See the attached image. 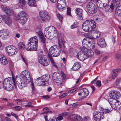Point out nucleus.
Instances as JSON below:
<instances>
[{"label": "nucleus", "instance_id": "nucleus-49", "mask_svg": "<svg viewBox=\"0 0 121 121\" xmlns=\"http://www.w3.org/2000/svg\"><path fill=\"white\" fill-rule=\"evenodd\" d=\"M67 93H64L60 96L59 97V98L60 99H62L67 96Z\"/></svg>", "mask_w": 121, "mask_h": 121}, {"label": "nucleus", "instance_id": "nucleus-43", "mask_svg": "<svg viewBox=\"0 0 121 121\" xmlns=\"http://www.w3.org/2000/svg\"><path fill=\"white\" fill-rule=\"evenodd\" d=\"M32 103L31 102H29L26 103L25 104V105H24L25 107H34V106L32 105Z\"/></svg>", "mask_w": 121, "mask_h": 121}, {"label": "nucleus", "instance_id": "nucleus-27", "mask_svg": "<svg viewBox=\"0 0 121 121\" xmlns=\"http://www.w3.org/2000/svg\"><path fill=\"white\" fill-rule=\"evenodd\" d=\"M36 33L40 38L41 42L43 43L44 45H45L46 39L43 33L41 31H39L37 32Z\"/></svg>", "mask_w": 121, "mask_h": 121}, {"label": "nucleus", "instance_id": "nucleus-45", "mask_svg": "<svg viewBox=\"0 0 121 121\" xmlns=\"http://www.w3.org/2000/svg\"><path fill=\"white\" fill-rule=\"evenodd\" d=\"M71 8L68 7L67 9V13L68 15L71 16Z\"/></svg>", "mask_w": 121, "mask_h": 121}, {"label": "nucleus", "instance_id": "nucleus-16", "mask_svg": "<svg viewBox=\"0 0 121 121\" xmlns=\"http://www.w3.org/2000/svg\"><path fill=\"white\" fill-rule=\"evenodd\" d=\"M1 8L5 12L8 16H13L14 13L13 10L10 7L6 5H2Z\"/></svg>", "mask_w": 121, "mask_h": 121}, {"label": "nucleus", "instance_id": "nucleus-63", "mask_svg": "<svg viewBox=\"0 0 121 121\" xmlns=\"http://www.w3.org/2000/svg\"><path fill=\"white\" fill-rule=\"evenodd\" d=\"M63 119L61 115L59 116L57 118V119L59 120H61Z\"/></svg>", "mask_w": 121, "mask_h": 121}, {"label": "nucleus", "instance_id": "nucleus-38", "mask_svg": "<svg viewBox=\"0 0 121 121\" xmlns=\"http://www.w3.org/2000/svg\"><path fill=\"white\" fill-rule=\"evenodd\" d=\"M15 111H19L22 109V108L19 106H16L12 108Z\"/></svg>", "mask_w": 121, "mask_h": 121}, {"label": "nucleus", "instance_id": "nucleus-3", "mask_svg": "<svg viewBox=\"0 0 121 121\" xmlns=\"http://www.w3.org/2000/svg\"><path fill=\"white\" fill-rule=\"evenodd\" d=\"M49 53L48 54V56L53 66H56L55 64L52 56L57 57L59 56L60 54L61 50L58 49L56 45L51 47L49 49Z\"/></svg>", "mask_w": 121, "mask_h": 121}, {"label": "nucleus", "instance_id": "nucleus-36", "mask_svg": "<svg viewBox=\"0 0 121 121\" xmlns=\"http://www.w3.org/2000/svg\"><path fill=\"white\" fill-rule=\"evenodd\" d=\"M65 42L62 39L59 40L58 41V44L60 48H62V46L64 45V43Z\"/></svg>", "mask_w": 121, "mask_h": 121}, {"label": "nucleus", "instance_id": "nucleus-54", "mask_svg": "<svg viewBox=\"0 0 121 121\" xmlns=\"http://www.w3.org/2000/svg\"><path fill=\"white\" fill-rule=\"evenodd\" d=\"M61 115L62 116H63V117H65L68 115V113L67 112H65L61 113Z\"/></svg>", "mask_w": 121, "mask_h": 121}, {"label": "nucleus", "instance_id": "nucleus-25", "mask_svg": "<svg viewBox=\"0 0 121 121\" xmlns=\"http://www.w3.org/2000/svg\"><path fill=\"white\" fill-rule=\"evenodd\" d=\"M97 42L98 45L101 48H104L106 46V44L103 38H100Z\"/></svg>", "mask_w": 121, "mask_h": 121}, {"label": "nucleus", "instance_id": "nucleus-48", "mask_svg": "<svg viewBox=\"0 0 121 121\" xmlns=\"http://www.w3.org/2000/svg\"><path fill=\"white\" fill-rule=\"evenodd\" d=\"M94 52L97 55H99L100 54V51L97 49H94Z\"/></svg>", "mask_w": 121, "mask_h": 121}, {"label": "nucleus", "instance_id": "nucleus-62", "mask_svg": "<svg viewBox=\"0 0 121 121\" xmlns=\"http://www.w3.org/2000/svg\"><path fill=\"white\" fill-rule=\"evenodd\" d=\"M42 97L45 99H48L49 98V97L48 95H46L43 96H42Z\"/></svg>", "mask_w": 121, "mask_h": 121}, {"label": "nucleus", "instance_id": "nucleus-19", "mask_svg": "<svg viewBox=\"0 0 121 121\" xmlns=\"http://www.w3.org/2000/svg\"><path fill=\"white\" fill-rule=\"evenodd\" d=\"M78 94L79 97L82 99H84L88 96L89 92L86 88H83L79 91Z\"/></svg>", "mask_w": 121, "mask_h": 121}, {"label": "nucleus", "instance_id": "nucleus-51", "mask_svg": "<svg viewBox=\"0 0 121 121\" xmlns=\"http://www.w3.org/2000/svg\"><path fill=\"white\" fill-rule=\"evenodd\" d=\"M31 87L32 89V91H34L35 89L34 85L33 82H31V84H30Z\"/></svg>", "mask_w": 121, "mask_h": 121}, {"label": "nucleus", "instance_id": "nucleus-15", "mask_svg": "<svg viewBox=\"0 0 121 121\" xmlns=\"http://www.w3.org/2000/svg\"><path fill=\"white\" fill-rule=\"evenodd\" d=\"M59 73H54L52 75V79L55 84L60 86H61L62 79Z\"/></svg>", "mask_w": 121, "mask_h": 121}, {"label": "nucleus", "instance_id": "nucleus-34", "mask_svg": "<svg viewBox=\"0 0 121 121\" xmlns=\"http://www.w3.org/2000/svg\"><path fill=\"white\" fill-rule=\"evenodd\" d=\"M57 2L59 4H60L62 5L63 7H66V1L65 0H58Z\"/></svg>", "mask_w": 121, "mask_h": 121}, {"label": "nucleus", "instance_id": "nucleus-18", "mask_svg": "<svg viewBox=\"0 0 121 121\" xmlns=\"http://www.w3.org/2000/svg\"><path fill=\"white\" fill-rule=\"evenodd\" d=\"M84 45L85 47L82 48V50L85 53V55L86 56L87 58H88L89 57H92L94 55V52L92 50L88 49L86 48H89L87 47L85 45Z\"/></svg>", "mask_w": 121, "mask_h": 121}, {"label": "nucleus", "instance_id": "nucleus-58", "mask_svg": "<svg viewBox=\"0 0 121 121\" xmlns=\"http://www.w3.org/2000/svg\"><path fill=\"white\" fill-rule=\"evenodd\" d=\"M109 95L110 97V98H112L114 99V94L113 93V91L109 94Z\"/></svg>", "mask_w": 121, "mask_h": 121}, {"label": "nucleus", "instance_id": "nucleus-33", "mask_svg": "<svg viewBox=\"0 0 121 121\" xmlns=\"http://www.w3.org/2000/svg\"><path fill=\"white\" fill-rule=\"evenodd\" d=\"M47 29H49L50 30H51L52 32H53L54 34L56 35H57V31L56 29L53 26H51L47 27Z\"/></svg>", "mask_w": 121, "mask_h": 121}, {"label": "nucleus", "instance_id": "nucleus-59", "mask_svg": "<svg viewBox=\"0 0 121 121\" xmlns=\"http://www.w3.org/2000/svg\"><path fill=\"white\" fill-rule=\"evenodd\" d=\"M14 104L12 103L8 102L7 103V106H8L12 107L14 106Z\"/></svg>", "mask_w": 121, "mask_h": 121}, {"label": "nucleus", "instance_id": "nucleus-5", "mask_svg": "<svg viewBox=\"0 0 121 121\" xmlns=\"http://www.w3.org/2000/svg\"><path fill=\"white\" fill-rule=\"evenodd\" d=\"M99 109L101 112H95L93 114L94 119L96 121H100L101 119L104 118V114L110 112L112 108L104 109L102 107L100 108Z\"/></svg>", "mask_w": 121, "mask_h": 121}, {"label": "nucleus", "instance_id": "nucleus-31", "mask_svg": "<svg viewBox=\"0 0 121 121\" xmlns=\"http://www.w3.org/2000/svg\"><path fill=\"white\" fill-rule=\"evenodd\" d=\"M27 4L30 6H36V4L35 0H29L27 3Z\"/></svg>", "mask_w": 121, "mask_h": 121}, {"label": "nucleus", "instance_id": "nucleus-9", "mask_svg": "<svg viewBox=\"0 0 121 121\" xmlns=\"http://www.w3.org/2000/svg\"><path fill=\"white\" fill-rule=\"evenodd\" d=\"M19 77L20 79L22 81L25 80L26 81V83L29 82L31 81L29 73L27 70H24L21 72Z\"/></svg>", "mask_w": 121, "mask_h": 121}, {"label": "nucleus", "instance_id": "nucleus-12", "mask_svg": "<svg viewBox=\"0 0 121 121\" xmlns=\"http://www.w3.org/2000/svg\"><path fill=\"white\" fill-rule=\"evenodd\" d=\"M6 50L10 56L16 54L18 52L17 48L13 45L7 46L6 48Z\"/></svg>", "mask_w": 121, "mask_h": 121}, {"label": "nucleus", "instance_id": "nucleus-39", "mask_svg": "<svg viewBox=\"0 0 121 121\" xmlns=\"http://www.w3.org/2000/svg\"><path fill=\"white\" fill-rule=\"evenodd\" d=\"M0 62L4 65L7 64L8 63V61L5 57H3Z\"/></svg>", "mask_w": 121, "mask_h": 121}, {"label": "nucleus", "instance_id": "nucleus-61", "mask_svg": "<svg viewBox=\"0 0 121 121\" xmlns=\"http://www.w3.org/2000/svg\"><path fill=\"white\" fill-rule=\"evenodd\" d=\"M13 7L14 8V9H16L18 8L19 7V5L17 4L16 5H14L13 6Z\"/></svg>", "mask_w": 121, "mask_h": 121}, {"label": "nucleus", "instance_id": "nucleus-28", "mask_svg": "<svg viewBox=\"0 0 121 121\" xmlns=\"http://www.w3.org/2000/svg\"><path fill=\"white\" fill-rule=\"evenodd\" d=\"M121 70V69H115L113 70L112 72V78L113 79H114L116 78L117 73Z\"/></svg>", "mask_w": 121, "mask_h": 121}, {"label": "nucleus", "instance_id": "nucleus-7", "mask_svg": "<svg viewBox=\"0 0 121 121\" xmlns=\"http://www.w3.org/2000/svg\"><path fill=\"white\" fill-rule=\"evenodd\" d=\"M49 79V76L45 75L37 78L35 83L38 86H47L48 85Z\"/></svg>", "mask_w": 121, "mask_h": 121}, {"label": "nucleus", "instance_id": "nucleus-23", "mask_svg": "<svg viewBox=\"0 0 121 121\" xmlns=\"http://www.w3.org/2000/svg\"><path fill=\"white\" fill-rule=\"evenodd\" d=\"M70 118L73 121H83L81 117L78 115L72 114L70 116Z\"/></svg>", "mask_w": 121, "mask_h": 121}, {"label": "nucleus", "instance_id": "nucleus-37", "mask_svg": "<svg viewBox=\"0 0 121 121\" xmlns=\"http://www.w3.org/2000/svg\"><path fill=\"white\" fill-rule=\"evenodd\" d=\"M108 101L111 107L114 102L116 101V100L112 98H110L108 99Z\"/></svg>", "mask_w": 121, "mask_h": 121}, {"label": "nucleus", "instance_id": "nucleus-32", "mask_svg": "<svg viewBox=\"0 0 121 121\" xmlns=\"http://www.w3.org/2000/svg\"><path fill=\"white\" fill-rule=\"evenodd\" d=\"M113 93L114 96V99H116L120 98L121 95L120 92L117 91H113Z\"/></svg>", "mask_w": 121, "mask_h": 121}, {"label": "nucleus", "instance_id": "nucleus-53", "mask_svg": "<svg viewBox=\"0 0 121 121\" xmlns=\"http://www.w3.org/2000/svg\"><path fill=\"white\" fill-rule=\"evenodd\" d=\"M77 26L76 24L74 23L73 25L71 26V29H73L77 27Z\"/></svg>", "mask_w": 121, "mask_h": 121}, {"label": "nucleus", "instance_id": "nucleus-47", "mask_svg": "<svg viewBox=\"0 0 121 121\" xmlns=\"http://www.w3.org/2000/svg\"><path fill=\"white\" fill-rule=\"evenodd\" d=\"M121 81V79L120 78H117V79L116 82V84L117 86L118 85L119 83Z\"/></svg>", "mask_w": 121, "mask_h": 121}, {"label": "nucleus", "instance_id": "nucleus-29", "mask_svg": "<svg viewBox=\"0 0 121 121\" xmlns=\"http://www.w3.org/2000/svg\"><path fill=\"white\" fill-rule=\"evenodd\" d=\"M81 66L80 63L79 62H75L72 67V68L74 70H76L79 68Z\"/></svg>", "mask_w": 121, "mask_h": 121}, {"label": "nucleus", "instance_id": "nucleus-50", "mask_svg": "<svg viewBox=\"0 0 121 121\" xmlns=\"http://www.w3.org/2000/svg\"><path fill=\"white\" fill-rule=\"evenodd\" d=\"M19 3L23 5H25L26 4L24 0H19Z\"/></svg>", "mask_w": 121, "mask_h": 121}, {"label": "nucleus", "instance_id": "nucleus-20", "mask_svg": "<svg viewBox=\"0 0 121 121\" xmlns=\"http://www.w3.org/2000/svg\"><path fill=\"white\" fill-rule=\"evenodd\" d=\"M9 31L7 29H4L0 30V39H5L9 35Z\"/></svg>", "mask_w": 121, "mask_h": 121}, {"label": "nucleus", "instance_id": "nucleus-35", "mask_svg": "<svg viewBox=\"0 0 121 121\" xmlns=\"http://www.w3.org/2000/svg\"><path fill=\"white\" fill-rule=\"evenodd\" d=\"M18 47L21 50H22L25 48V45L24 43L21 42L18 43Z\"/></svg>", "mask_w": 121, "mask_h": 121}, {"label": "nucleus", "instance_id": "nucleus-8", "mask_svg": "<svg viewBox=\"0 0 121 121\" xmlns=\"http://www.w3.org/2000/svg\"><path fill=\"white\" fill-rule=\"evenodd\" d=\"M97 5L98 7L100 8H105L107 12L109 11L108 0H97Z\"/></svg>", "mask_w": 121, "mask_h": 121}, {"label": "nucleus", "instance_id": "nucleus-14", "mask_svg": "<svg viewBox=\"0 0 121 121\" xmlns=\"http://www.w3.org/2000/svg\"><path fill=\"white\" fill-rule=\"evenodd\" d=\"M86 8L88 12L91 14L94 13L97 10L96 6L92 2H89L87 4Z\"/></svg>", "mask_w": 121, "mask_h": 121}, {"label": "nucleus", "instance_id": "nucleus-11", "mask_svg": "<svg viewBox=\"0 0 121 121\" xmlns=\"http://www.w3.org/2000/svg\"><path fill=\"white\" fill-rule=\"evenodd\" d=\"M26 14L24 11H22L18 14L17 16L19 22L22 24H24L27 21L26 17Z\"/></svg>", "mask_w": 121, "mask_h": 121}, {"label": "nucleus", "instance_id": "nucleus-4", "mask_svg": "<svg viewBox=\"0 0 121 121\" xmlns=\"http://www.w3.org/2000/svg\"><path fill=\"white\" fill-rule=\"evenodd\" d=\"M38 43V39L36 36H34L30 38L26 47V50L30 51H37Z\"/></svg>", "mask_w": 121, "mask_h": 121}, {"label": "nucleus", "instance_id": "nucleus-64", "mask_svg": "<svg viewBox=\"0 0 121 121\" xmlns=\"http://www.w3.org/2000/svg\"><path fill=\"white\" fill-rule=\"evenodd\" d=\"M98 78V77H97L94 79L93 81H92L91 82V83L92 84H93L95 82L96 80H97Z\"/></svg>", "mask_w": 121, "mask_h": 121}, {"label": "nucleus", "instance_id": "nucleus-41", "mask_svg": "<svg viewBox=\"0 0 121 121\" xmlns=\"http://www.w3.org/2000/svg\"><path fill=\"white\" fill-rule=\"evenodd\" d=\"M56 15L60 22H61L63 19V16L59 13H56Z\"/></svg>", "mask_w": 121, "mask_h": 121}, {"label": "nucleus", "instance_id": "nucleus-21", "mask_svg": "<svg viewBox=\"0 0 121 121\" xmlns=\"http://www.w3.org/2000/svg\"><path fill=\"white\" fill-rule=\"evenodd\" d=\"M77 56L79 60L82 61L87 59L85 53L84 51H80L78 52L77 54Z\"/></svg>", "mask_w": 121, "mask_h": 121}, {"label": "nucleus", "instance_id": "nucleus-6", "mask_svg": "<svg viewBox=\"0 0 121 121\" xmlns=\"http://www.w3.org/2000/svg\"><path fill=\"white\" fill-rule=\"evenodd\" d=\"M96 26V25L94 21L92 20H86L83 24L82 28L84 31L89 32L94 29Z\"/></svg>", "mask_w": 121, "mask_h": 121}, {"label": "nucleus", "instance_id": "nucleus-10", "mask_svg": "<svg viewBox=\"0 0 121 121\" xmlns=\"http://www.w3.org/2000/svg\"><path fill=\"white\" fill-rule=\"evenodd\" d=\"M39 16L40 19L43 21L46 22H48L50 19L48 13L46 11H40Z\"/></svg>", "mask_w": 121, "mask_h": 121}, {"label": "nucleus", "instance_id": "nucleus-22", "mask_svg": "<svg viewBox=\"0 0 121 121\" xmlns=\"http://www.w3.org/2000/svg\"><path fill=\"white\" fill-rule=\"evenodd\" d=\"M76 14L78 18L80 20L83 19L82 10L80 8H77L75 10Z\"/></svg>", "mask_w": 121, "mask_h": 121}, {"label": "nucleus", "instance_id": "nucleus-13", "mask_svg": "<svg viewBox=\"0 0 121 121\" xmlns=\"http://www.w3.org/2000/svg\"><path fill=\"white\" fill-rule=\"evenodd\" d=\"M38 61L40 64L44 66H47L50 63L46 59V56L42 54L38 56Z\"/></svg>", "mask_w": 121, "mask_h": 121}, {"label": "nucleus", "instance_id": "nucleus-24", "mask_svg": "<svg viewBox=\"0 0 121 121\" xmlns=\"http://www.w3.org/2000/svg\"><path fill=\"white\" fill-rule=\"evenodd\" d=\"M44 34L45 36L47 38L49 39H52L53 38L56 36V35L54 34L52 35H51V32L48 30L47 28H46L45 29L44 31Z\"/></svg>", "mask_w": 121, "mask_h": 121}, {"label": "nucleus", "instance_id": "nucleus-2", "mask_svg": "<svg viewBox=\"0 0 121 121\" xmlns=\"http://www.w3.org/2000/svg\"><path fill=\"white\" fill-rule=\"evenodd\" d=\"M97 31H94L87 34V37L83 39V45H85L89 48L93 49L95 47V43L93 39L97 38Z\"/></svg>", "mask_w": 121, "mask_h": 121}, {"label": "nucleus", "instance_id": "nucleus-57", "mask_svg": "<svg viewBox=\"0 0 121 121\" xmlns=\"http://www.w3.org/2000/svg\"><path fill=\"white\" fill-rule=\"evenodd\" d=\"M116 5V4H114L113 3H112L110 5V8L112 10H113L114 9V6Z\"/></svg>", "mask_w": 121, "mask_h": 121}, {"label": "nucleus", "instance_id": "nucleus-1", "mask_svg": "<svg viewBox=\"0 0 121 121\" xmlns=\"http://www.w3.org/2000/svg\"><path fill=\"white\" fill-rule=\"evenodd\" d=\"M12 78L9 77L5 79L4 81V88L6 90L10 91L13 89L14 86L16 87V84H17L19 87L22 89L25 86V84L29 82H27L25 80L22 81L20 80L19 82H17L16 80L17 78V76H16L12 74Z\"/></svg>", "mask_w": 121, "mask_h": 121}, {"label": "nucleus", "instance_id": "nucleus-55", "mask_svg": "<svg viewBox=\"0 0 121 121\" xmlns=\"http://www.w3.org/2000/svg\"><path fill=\"white\" fill-rule=\"evenodd\" d=\"M116 57L118 59H119L121 57V54L120 53H118L116 55Z\"/></svg>", "mask_w": 121, "mask_h": 121}, {"label": "nucleus", "instance_id": "nucleus-52", "mask_svg": "<svg viewBox=\"0 0 121 121\" xmlns=\"http://www.w3.org/2000/svg\"><path fill=\"white\" fill-rule=\"evenodd\" d=\"M15 101H18L17 102V104L19 105H21L22 103V102L21 101V100H20L19 99H15Z\"/></svg>", "mask_w": 121, "mask_h": 121}, {"label": "nucleus", "instance_id": "nucleus-46", "mask_svg": "<svg viewBox=\"0 0 121 121\" xmlns=\"http://www.w3.org/2000/svg\"><path fill=\"white\" fill-rule=\"evenodd\" d=\"M77 90V89L76 88H74L73 89L71 90L68 91V93L69 94H71L72 93H73L74 92L76 91Z\"/></svg>", "mask_w": 121, "mask_h": 121}, {"label": "nucleus", "instance_id": "nucleus-42", "mask_svg": "<svg viewBox=\"0 0 121 121\" xmlns=\"http://www.w3.org/2000/svg\"><path fill=\"white\" fill-rule=\"evenodd\" d=\"M121 0H112V3L114 4H116V6L119 5L120 2Z\"/></svg>", "mask_w": 121, "mask_h": 121}, {"label": "nucleus", "instance_id": "nucleus-56", "mask_svg": "<svg viewBox=\"0 0 121 121\" xmlns=\"http://www.w3.org/2000/svg\"><path fill=\"white\" fill-rule=\"evenodd\" d=\"M96 83L97 85L99 86L100 87L101 86V81H100L98 80L96 82Z\"/></svg>", "mask_w": 121, "mask_h": 121}, {"label": "nucleus", "instance_id": "nucleus-26", "mask_svg": "<svg viewBox=\"0 0 121 121\" xmlns=\"http://www.w3.org/2000/svg\"><path fill=\"white\" fill-rule=\"evenodd\" d=\"M111 107L115 109L119 110L121 108V103L118 101L116 100V101L114 102Z\"/></svg>", "mask_w": 121, "mask_h": 121}, {"label": "nucleus", "instance_id": "nucleus-40", "mask_svg": "<svg viewBox=\"0 0 121 121\" xmlns=\"http://www.w3.org/2000/svg\"><path fill=\"white\" fill-rule=\"evenodd\" d=\"M57 7L58 9L60 11H62L64 9L65 7H63L62 5L60 4H59V3L57 2Z\"/></svg>", "mask_w": 121, "mask_h": 121}, {"label": "nucleus", "instance_id": "nucleus-44", "mask_svg": "<svg viewBox=\"0 0 121 121\" xmlns=\"http://www.w3.org/2000/svg\"><path fill=\"white\" fill-rule=\"evenodd\" d=\"M43 112L42 113V114H46L48 113V108L47 107L43 108Z\"/></svg>", "mask_w": 121, "mask_h": 121}, {"label": "nucleus", "instance_id": "nucleus-60", "mask_svg": "<svg viewBox=\"0 0 121 121\" xmlns=\"http://www.w3.org/2000/svg\"><path fill=\"white\" fill-rule=\"evenodd\" d=\"M11 115L12 116L16 118H17V115L14 113L13 112H12L11 113Z\"/></svg>", "mask_w": 121, "mask_h": 121}, {"label": "nucleus", "instance_id": "nucleus-17", "mask_svg": "<svg viewBox=\"0 0 121 121\" xmlns=\"http://www.w3.org/2000/svg\"><path fill=\"white\" fill-rule=\"evenodd\" d=\"M2 21L3 20L5 24L8 26H10L12 25V22L11 18L6 14H4L1 15Z\"/></svg>", "mask_w": 121, "mask_h": 121}, {"label": "nucleus", "instance_id": "nucleus-30", "mask_svg": "<svg viewBox=\"0 0 121 121\" xmlns=\"http://www.w3.org/2000/svg\"><path fill=\"white\" fill-rule=\"evenodd\" d=\"M115 14L117 16L121 17V6H119L116 8Z\"/></svg>", "mask_w": 121, "mask_h": 121}]
</instances>
